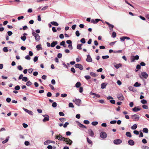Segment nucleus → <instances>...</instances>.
I'll list each match as a JSON object with an SVG mask.
<instances>
[{"mask_svg": "<svg viewBox=\"0 0 149 149\" xmlns=\"http://www.w3.org/2000/svg\"><path fill=\"white\" fill-rule=\"evenodd\" d=\"M32 35L35 37L36 41V42L39 41L40 39V36L39 35L34 31H32Z\"/></svg>", "mask_w": 149, "mask_h": 149, "instance_id": "obj_1", "label": "nucleus"}, {"mask_svg": "<svg viewBox=\"0 0 149 149\" xmlns=\"http://www.w3.org/2000/svg\"><path fill=\"white\" fill-rule=\"evenodd\" d=\"M55 138L56 139H58L59 140L63 141H64L66 139V138L62 136L60 134L56 135Z\"/></svg>", "mask_w": 149, "mask_h": 149, "instance_id": "obj_2", "label": "nucleus"}, {"mask_svg": "<svg viewBox=\"0 0 149 149\" xmlns=\"http://www.w3.org/2000/svg\"><path fill=\"white\" fill-rule=\"evenodd\" d=\"M139 76L141 79H142V78H143L145 79H146L148 76V75L146 72H143L141 73V75H140Z\"/></svg>", "mask_w": 149, "mask_h": 149, "instance_id": "obj_3", "label": "nucleus"}, {"mask_svg": "<svg viewBox=\"0 0 149 149\" xmlns=\"http://www.w3.org/2000/svg\"><path fill=\"white\" fill-rule=\"evenodd\" d=\"M100 137L103 139H105L107 136L106 133L104 132H102L100 134Z\"/></svg>", "mask_w": 149, "mask_h": 149, "instance_id": "obj_4", "label": "nucleus"}, {"mask_svg": "<svg viewBox=\"0 0 149 149\" xmlns=\"http://www.w3.org/2000/svg\"><path fill=\"white\" fill-rule=\"evenodd\" d=\"M139 116L137 114H134L131 116V118L134 121H136L137 120H138L139 119Z\"/></svg>", "mask_w": 149, "mask_h": 149, "instance_id": "obj_5", "label": "nucleus"}, {"mask_svg": "<svg viewBox=\"0 0 149 149\" xmlns=\"http://www.w3.org/2000/svg\"><path fill=\"white\" fill-rule=\"evenodd\" d=\"M65 142L67 144L69 145H71L73 143L72 141L69 138H66Z\"/></svg>", "mask_w": 149, "mask_h": 149, "instance_id": "obj_6", "label": "nucleus"}, {"mask_svg": "<svg viewBox=\"0 0 149 149\" xmlns=\"http://www.w3.org/2000/svg\"><path fill=\"white\" fill-rule=\"evenodd\" d=\"M122 142V140L119 139H115L113 141L114 143L116 145H119Z\"/></svg>", "mask_w": 149, "mask_h": 149, "instance_id": "obj_7", "label": "nucleus"}, {"mask_svg": "<svg viewBox=\"0 0 149 149\" xmlns=\"http://www.w3.org/2000/svg\"><path fill=\"white\" fill-rule=\"evenodd\" d=\"M42 116L44 117V118L43 120V122H45L47 121H48L49 120V116L47 114L45 115H42Z\"/></svg>", "mask_w": 149, "mask_h": 149, "instance_id": "obj_8", "label": "nucleus"}, {"mask_svg": "<svg viewBox=\"0 0 149 149\" xmlns=\"http://www.w3.org/2000/svg\"><path fill=\"white\" fill-rule=\"evenodd\" d=\"M75 67L77 68H79L80 70H82L83 69V66L81 64H76L75 65Z\"/></svg>", "mask_w": 149, "mask_h": 149, "instance_id": "obj_9", "label": "nucleus"}, {"mask_svg": "<svg viewBox=\"0 0 149 149\" xmlns=\"http://www.w3.org/2000/svg\"><path fill=\"white\" fill-rule=\"evenodd\" d=\"M105 23L108 25L109 29L111 31H113V28L114 27V26L113 25L110 24L107 22H105Z\"/></svg>", "mask_w": 149, "mask_h": 149, "instance_id": "obj_10", "label": "nucleus"}, {"mask_svg": "<svg viewBox=\"0 0 149 149\" xmlns=\"http://www.w3.org/2000/svg\"><path fill=\"white\" fill-rule=\"evenodd\" d=\"M23 109L26 112V113H28L29 114L31 115H32L33 114V112H32L31 111L29 110L28 109H25L24 108H23Z\"/></svg>", "mask_w": 149, "mask_h": 149, "instance_id": "obj_11", "label": "nucleus"}, {"mask_svg": "<svg viewBox=\"0 0 149 149\" xmlns=\"http://www.w3.org/2000/svg\"><path fill=\"white\" fill-rule=\"evenodd\" d=\"M55 143V141H54L47 140L44 142V144L45 145H47L51 143Z\"/></svg>", "mask_w": 149, "mask_h": 149, "instance_id": "obj_12", "label": "nucleus"}, {"mask_svg": "<svg viewBox=\"0 0 149 149\" xmlns=\"http://www.w3.org/2000/svg\"><path fill=\"white\" fill-rule=\"evenodd\" d=\"M86 61L88 62H92V60L91 58V57L90 55H88L87 56V58L86 59Z\"/></svg>", "mask_w": 149, "mask_h": 149, "instance_id": "obj_13", "label": "nucleus"}, {"mask_svg": "<svg viewBox=\"0 0 149 149\" xmlns=\"http://www.w3.org/2000/svg\"><path fill=\"white\" fill-rule=\"evenodd\" d=\"M117 98L120 100H122L124 99V97L122 94H118L117 95Z\"/></svg>", "mask_w": 149, "mask_h": 149, "instance_id": "obj_14", "label": "nucleus"}, {"mask_svg": "<svg viewBox=\"0 0 149 149\" xmlns=\"http://www.w3.org/2000/svg\"><path fill=\"white\" fill-rule=\"evenodd\" d=\"M78 124V125L80 127L82 128H84L86 129L87 128L86 126L83 125L82 124H81L78 121L77 122Z\"/></svg>", "mask_w": 149, "mask_h": 149, "instance_id": "obj_15", "label": "nucleus"}, {"mask_svg": "<svg viewBox=\"0 0 149 149\" xmlns=\"http://www.w3.org/2000/svg\"><path fill=\"white\" fill-rule=\"evenodd\" d=\"M107 99L108 100H111L110 101V102H115V100H113V98L110 96H108L107 97Z\"/></svg>", "mask_w": 149, "mask_h": 149, "instance_id": "obj_16", "label": "nucleus"}, {"mask_svg": "<svg viewBox=\"0 0 149 149\" xmlns=\"http://www.w3.org/2000/svg\"><path fill=\"white\" fill-rule=\"evenodd\" d=\"M128 143L129 145L132 146L134 144V142L132 140L130 139L128 141Z\"/></svg>", "mask_w": 149, "mask_h": 149, "instance_id": "obj_17", "label": "nucleus"}, {"mask_svg": "<svg viewBox=\"0 0 149 149\" xmlns=\"http://www.w3.org/2000/svg\"><path fill=\"white\" fill-rule=\"evenodd\" d=\"M141 110V109L139 107H135L132 109V110L134 112H137Z\"/></svg>", "mask_w": 149, "mask_h": 149, "instance_id": "obj_18", "label": "nucleus"}, {"mask_svg": "<svg viewBox=\"0 0 149 149\" xmlns=\"http://www.w3.org/2000/svg\"><path fill=\"white\" fill-rule=\"evenodd\" d=\"M88 133L91 136H94V134L93 132L91 129H89L88 130Z\"/></svg>", "mask_w": 149, "mask_h": 149, "instance_id": "obj_19", "label": "nucleus"}, {"mask_svg": "<svg viewBox=\"0 0 149 149\" xmlns=\"http://www.w3.org/2000/svg\"><path fill=\"white\" fill-rule=\"evenodd\" d=\"M58 44V42L57 41H53L51 44V46L52 47H54L55 46V45H57Z\"/></svg>", "mask_w": 149, "mask_h": 149, "instance_id": "obj_20", "label": "nucleus"}, {"mask_svg": "<svg viewBox=\"0 0 149 149\" xmlns=\"http://www.w3.org/2000/svg\"><path fill=\"white\" fill-rule=\"evenodd\" d=\"M107 85V84L106 83H102L101 85V88L102 89L105 88L106 86Z\"/></svg>", "mask_w": 149, "mask_h": 149, "instance_id": "obj_21", "label": "nucleus"}, {"mask_svg": "<svg viewBox=\"0 0 149 149\" xmlns=\"http://www.w3.org/2000/svg\"><path fill=\"white\" fill-rule=\"evenodd\" d=\"M114 67L116 69H118L119 67L122 66V65L120 63H119L114 65Z\"/></svg>", "mask_w": 149, "mask_h": 149, "instance_id": "obj_22", "label": "nucleus"}, {"mask_svg": "<svg viewBox=\"0 0 149 149\" xmlns=\"http://www.w3.org/2000/svg\"><path fill=\"white\" fill-rule=\"evenodd\" d=\"M125 135L127 137L130 138H131L132 136L131 133L129 132H127L126 133Z\"/></svg>", "mask_w": 149, "mask_h": 149, "instance_id": "obj_23", "label": "nucleus"}, {"mask_svg": "<svg viewBox=\"0 0 149 149\" xmlns=\"http://www.w3.org/2000/svg\"><path fill=\"white\" fill-rule=\"evenodd\" d=\"M9 138L10 137L9 136H8L7 137L6 140L3 141L2 142V143L3 144H4L6 143L8 141L9 139Z\"/></svg>", "mask_w": 149, "mask_h": 149, "instance_id": "obj_24", "label": "nucleus"}, {"mask_svg": "<svg viewBox=\"0 0 149 149\" xmlns=\"http://www.w3.org/2000/svg\"><path fill=\"white\" fill-rule=\"evenodd\" d=\"M51 23L53 25L57 26L58 25V24L57 22L54 21H53L51 22Z\"/></svg>", "mask_w": 149, "mask_h": 149, "instance_id": "obj_25", "label": "nucleus"}, {"mask_svg": "<svg viewBox=\"0 0 149 149\" xmlns=\"http://www.w3.org/2000/svg\"><path fill=\"white\" fill-rule=\"evenodd\" d=\"M137 125L136 124H134L131 127V128L133 130L136 129L137 128Z\"/></svg>", "mask_w": 149, "mask_h": 149, "instance_id": "obj_26", "label": "nucleus"}, {"mask_svg": "<svg viewBox=\"0 0 149 149\" xmlns=\"http://www.w3.org/2000/svg\"><path fill=\"white\" fill-rule=\"evenodd\" d=\"M143 132L144 133H147L148 132V130L147 128H143Z\"/></svg>", "mask_w": 149, "mask_h": 149, "instance_id": "obj_27", "label": "nucleus"}, {"mask_svg": "<svg viewBox=\"0 0 149 149\" xmlns=\"http://www.w3.org/2000/svg\"><path fill=\"white\" fill-rule=\"evenodd\" d=\"M81 85V84L80 82H77L75 84V86L77 88L79 87Z\"/></svg>", "mask_w": 149, "mask_h": 149, "instance_id": "obj_28", "label": "nucleus"}, {"mask_svg": "<svg viewBox=\"0 0 149 149\" xmlns=\"http://www.w3.org/2000/svg\"><path fill=\"white\" fill-rule=\"evenodd\" d=\"M73 102H81V101L80 99H75V100H72Z\"/></svg>", "mask_w": 149, "mask_h": 149, "instance_id": "obj_29", "label": "nucleus"}, {"mask_svg": "<svg viewBox=\"0 0 149 149\" xmlns=\"http://www.w3.org/2000/svg\"><path fill=\"white\" fill-rule=\"evenodd\" d=\"M59 120L62 123L64 122L66 120V118H60Z\"/></svg>", "mask_w": 149, "mask_h": 149, "instance_id": "obj_30", "label": "nucleus"}, {"mask_svg": "<svg viewBox=\"0 0 149 149\" xmlns=\"http://www.w3.org/2000/svg\"><path fill=\"white\" fill-rule=\"evenodd\" d=\"M134 86L135 87H138L141 86V84L138 83V82H137L134 84Z\"/></svg>", "mask_w": 149, "mask_h": 149, "instance_id": "obj_31", "label": "nucleus"}, {"mask_svg": "<svg viewBox=\"0 0 149 149\" xmlns=\"http://www.w3.org/2000/svg\"><path fill=\"white\" fill-rule=\"evenodd\" d=\"M32 84V83L29 81H28L26 84V85L28 86H30Z\"/></svg>", "mask_w": 149, "mask_h": 149, "instance_id": "obj_32", "label": "nucleus"}, {"mask_svg": "<svg viewBox=\"0 0 149 149\" xmlns=\"http://www.w3.org/2000/svg\"><path fill=\"white\" fill-rule=\"evenodd\" d=\"M98 124V122L97 121H94L91 124L93 126H96Z\"/></svg>", "mask_w": 149, "mask_h": 149, "instance_id": "obj_33", "label": "nucleus"}, {"mask_svg": "<svg viewBox=\"0 0 149 149\" xmlns=\"http://www.w3.org/2000/svg\"><path fill=\"white\" fill-rule=\"evenodd\" d=\"M82 45V44H78L77 45V49H82L81 48V46Z\"/></svg>", "mask_w": 149, "mask_h": 149, "instance_id": "obj_34", "label": "nucleus"}, {"mask_svg": "<svg viewBox=\"0 0 149 149\" xmlns=\"http://www.w3.org/2000/svg\"><path fill=\"white\" fill-rule=\"evenodd\" d=\"M22 80L26 82L28 81V78L26 77H23L22 78Z\"/></svg>", "mask_w": 149, "mask_h": 149, "instance_id": "obj_35", "label": "nucleus"}, {"mask_svg": "<svg viewBox=\"0 0 149 149\" xmlns=\"http://www.w3.org/2000/svg\"><path fill=\"white\" fill-rule=\"evenodd\" d=\"M65 42L64 41H63L60 43V45L61 46H63L64 47H65L66 46H64Z\"/></svg>", "mask_w": 149, "mask_h": 149, "instance_id": "obj_36", "label": "nucleus"}, {"mask_svg": "<svg viewBox=\"0 0 149 149\" xmlns=\"http://www.w3.org/2000/svg\"><path fill=\"white\" fill-rule=\"evenodd\" d=\"M80 42L83 44L85 43L86 41L85 38H81L80 40Z\"/></svg>", "mask_w": 149, "mask_h": 149, "instance_id": "obj_37", "label": "nucleus"}, {"mask_svg": "<svg viewBox=\"0 0 149 149\" xmlns=\"http://www.w3.org/2000/svg\"><path fill=\"white\" fill-rule=\"evenodd\" d=\"M131 61L132 62H135V58L134 56H132L131 57Z\"/></svg>", "mask_w": 149, "mask_h": 149, "instance_id": "obj_38", "label": "nucleus"}, {"mask_svg": "<svg viewBox=\"0 0 149 149\" xmlns=\"http://www.w3.org/2000/svg\"><path fill=\"white\" fill-rule=\"evenodd\" d=\"M3 51L5 52H7L8 51V48L7 47H5L3 48Z\"/></svg>", "mask_w": 149, "mask_h": 149, "instance_id": "obj_39", "label": "nucleus"}, {"mask_svg": "<svg viewBox=\"0 0 149 149\" xmlns=\"http://www.w3.org/2000/svg\"><path fill=\"white\" fill-rule=\"evenodd\" d=\"M141 148L143 149H149V147L146 146H142Z\"/></svg>", "mask_w": 149, "mask_h": 149, "instance_id": "obj_40", "label": "nucleus"}, {"mask_svg": "<svg viewBox=\"0 0 149 149\" xmlns=\"http://www.w3.org/2000/svg\"><path fill=\"white\" fill-rule=\"evenodd\" d=\"M21 39L23 41H24L26 39V37L25 36H21Z\"/></svg>", "mask_w": 149, "mask_h": 149, "instance_id": "obj_41", "label": "nucleus"}, {"mask_svg": "<svg viewBox=\"0 0 149 149\" xmlns=\"http://www.w3.org/2000/svg\"><path fill=\"white\" fill-rule=\"evenodd\" d=\"M90 75H91V76H93V77H96L97 76V75L96 74H95L93 72H91Z\"/></svg>", "mask_w": 149, "mask_h": 149, "instance_id": "obj_42", "label": "nucleus"}, {"mask_svg": "<svg viewBox=\"0 0 149 149\" xmlns=\"http://www.w3.org/2000/svg\"><path fill=\"white\" fill-rule=\"evenodd\" d=\"M109 56L108 55L103 56H102V58L103 59H106L108 58H109Z\"/></svg>", "mask_w": 149, "mask_h": 149, "instance_id": "obj_43", "label": "nucleus"}, {"mask_svg": "<svg viewBox=\"0 0 149 149\" xmlns=\"http://www.w3.org/2000/svg\"><path fill=\"white\" fill-rule=\"evenodd\" d=\"M112 37L113 38H115L116 37V33L115 32H113L112 34Z\"/></svg>", "mask_w": 149, "mask_h": 149, "instance_id": "obj_44", "label": "nucleus"}, {"mask_svg": "<svg viewBox=\"0 0 149 149\" xmlns=\"http://www.w3.org/2000/svg\"><path fill=\"white\" fill-rule=\"evenodd\" d=\"M17 69L19 70L22 71L23 70V68L21 65H19L17 66Z\"/></svg>", "mask_w": 149, "mask_h": 149, "instance_id": "obj_45", "label": "nucleus"}, {"mask_svg": "<svg viewBox=\"0 0 149 149\" xmlns=\"http://www.w3.org/2000/svg\"><path fill=\"white\" fill-rule=\"evenodd\" d=\"M84 123L86 124H88L90 122L88 120H84Z\"/></svg>", "mask_w": 149, "mask_h": 149, "instance_id": "obj_46", "label": "nucleus"}, {"mask_svg": "<svg viewBox=\"0 0 149 149\" xmlns=\"http://www.w3.org/2000/svg\"><path fill=\"white\" fill-rule=\"evenodd\" d=\"M75 34L76 36L77 37H79L80 36V33L78 30L76 31Z\"/></svg>", "mask_w": 149, "mask_h": 149, "instance_id": "obj_47", "label": "nucleus"}, {"mask_svg": "<svg viewBox=\"0 0 149 149\" xmlns=\"http://www.w3.org/2000/svg\"><path fill=\"white\" fill-rule=\"evenodd\" d=\"M142 107L143 108L145 109H148V106H147L146 105H145V104L143 105H142Z\"/></svg>", "mask_w": 149, "mask_h": 149, "instance_id": "obj_48", "label": "nucleus"}, {"mask_svg": "<svg viewBox=\"0 0 149 149\" xmlns=\"http://www.w3.org/2000/svg\"><path fill=\"white\" fill-rule=\"evenodd\" d=\"M38 56H36L34 57L33 59V61L35 62H36L38 60Z\"/></svg>", "mask_w": 149, "mask_h": 149, "instance_id": "obj_49", "label": "nucleus"}, {"mask_svg": "<svg viewBox=\"0 0 149 149\" xmlns=\"http://www.w3.org/2000/svg\"><path fill=\"white\" fill-rule=\"evenodd\" d=\"M87 141L88 142L89 144L92 143V141L90 139H89L88 138H87Z\"/></svg>", "mask_w": 149, "mask_h": 149, "instance_id": "obj_50", "label": "nucleus"}, {"mask_svg": "<svg viewBox=\"0 0 149 149\" xmlns=\"http://www.w3.org/2000/svg\"><path fill=\"white\" fill-rule=\"evenodd\" d=\"M20 87L19 86L17 85L15 87V89L16 90H18L20 89Z\"/></svg>", "mask_w": 149, "mask_h": 149, "instance_id": "obj_51", "label": "nucleus"}, {"mask_svg": "<svg viewBox=\"0 0 149 149\" xmlns=\"http://www.w3.org/2000/svg\"><path fill=\"white\" fill-rule=\"evenodd\" d=\"M69 124V123L68 122H65L63 125V126L64 128H66Z\"/></svg>", "mask_w": 149, "mask_h": 149, "instance_id": "obj_52", "label": "nucleus"}, {"mask_svg": "<svg viewBox=\"0 0 149 149\" xmlns=\"http://www.w3.org/2000/svg\"><path fill=\"white\" fill-rule=\"evenodd\" d=\"M25 58L26 59L29 60L31 59L30 57L29 56V55H27L25 57Z\"/></svg>", "mask_w": 149, "mask_h": 149, "instance_id": "obj_53", "label": "nucleus"}, {"mask_svg": "<svg viewBox=\"0 0 149 149\" xmlns=\"http://www.w3.org/2000/svg\"><path fill=\"white\" fill-rule=\"evenodd\" d=\"M69 107H71V108L74 107V106L72 103H69Z\"/></svg>", "mask_w": 149, "mask_h": 149, "instance_id": "obj_54", "label": "nucleus"}, {"mask_svg": "<svg viewBox=\"0 0 149 149\" xmlns=\"http://www.w3.org/2000/svg\"><path fill=\"white\" fill-rule=\"evenodd\" d=\"M62 54L60 53H59L57 55V57L59 58H61L62 57Z\"/></svg>", "mask_w": 149, "mask_h": 149, "instance_id": "obj_55", "label": "nucleus"}, {"mask_svg": "<svg viewBox=\"0 0 149 149\" xmlns=\"http://www.w3.org/2000/svg\"><path fill=\"white\" fill-rule=\"evenodd\" d=\"M33 70V69L32 68H30L28 70V72L30 73H31L32 72Z\"/></svg>", "mask_w": 149, "mask_h": 149, "instance_id": "obj_56", "label": "nucleus"}, {"mask_svg": "<svg viewBox=\"0 0 149 149\" xmlns=\"http://www.w3.org/2000/svg\"><path fill=\"white\" fill-rule=\"evenodd\" d=\"M71 71L74 73L75 72V70L74 68H71Z\"/></svg>", "mask_w": 149, "mask_h": 149, "instance_id": "obj_57", "label": "nucleus"}, {"mask_svg": "<svg viewBox=\"0 0 149 149\" xmlns=\"http://www.w3.org/2000/svg\"><path fill=\"white\" fill-rule=\"evenodd\" d=\"M133 133L136 134V135H138L139 134V132L137 130H134L133 131Z\"/></svg>", "mask_w": 149, "mask_h": 149, "instance_id": "obj_58", "label": "nucleus"}, {"mask_svg": "<svg viewBox=\"0 0 149 149\" xmlns=\"http://www.w3.org/2000/svg\"><path fill=\"white\" fill-rule=\"evenodd\" d=\"M85 77L87 80H88L91 78V77L89 75H86L85 76Z\"/></svg>", "mask_w": 149, "mask_h": 149, "instance_id": "obj_59", "label": "nucleus"}, {"mask_svg": "<svg viewBox=\"0 0 149 149\" xmlns=\"http://www.w3.org/2000/svg\"><path fill=\"white\" fill-rule=\"evenodd\" d=\"M41 45L40 44L36 46V47L37 49H42Z\"/></svg>", "mask_w": 149, "mask_h": 149, "instance_id": "obj_60", "label": "nucleus"}, {"mask_svg": "<svg viewBox=\"0 0 149 149\" xmlns=\"http://www.w3.org/2000/svg\"><path fill=\"white\" fill-rule=\"evenodd\" d=\"M52 31L54 32H56L57 31V30L56 29L55 27H52Z\"/></svg>", "mask_w": 149, "mask_h": 149, "instance_id": "obj_61", "label": "nucleus"}, {"mask_svg": "<svg viewBox=\"0 0 149 149\" xmlns=\"http://www.w3.org/2000/svg\"><path fill=\"white\" fill-rule=\"evenodd\" d=\"M135 60H138L139 58V57L138 55H136L135 56H134Z\"/></svg>", "mask_w": 149, "mask_h": 149, "instance_id": "obj_62", "label": "nucleus"}, {"mask_svg": "<svg viewBox=\"0 0 149 149\" xmlns=\"http://www.w3.org/2000/svg\"><path fill=\"white\" fill-rule=\"evenodd\" d=\"M129 89L130 91H134V88L132 86H130L129 87Z\"/></svg>", "mask_w": 149, "mask_h": 149, "instance_id": "obj_63", "label": "nucleus"}, {"mask_svg": "<svg viewBox=\"0 0 149 149\" xmlns=\"http://www.w3.org/2000/svg\"><path fill=\"white\" fill-rule=\"evenodd\" d=\"M22 125L23 127L25 128H26L28 126V125L26 124L25 123H23Z\"/></svg>", "mask_w": 149, "mask_h": 149, "instance_id": "obj_64", "label": "nucleus"}]
</instances>
